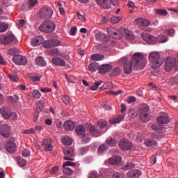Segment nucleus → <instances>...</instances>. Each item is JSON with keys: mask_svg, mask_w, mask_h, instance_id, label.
<instances>
[{"mask_svg": "<svg viewBox=\"0 0 178 178\" xmlns=\"http://www.w3.org/2000/svg\"><path fill=\"white\" fill-rule=\"evenodd\" d=\"M146 62L145 56L141 53L133 54L131 61L126 57H123L120 60V63L123 65L124 72L126 74H131V72H133V68L134 70H142L145 67Z\"/></svg>", "mask_w": 178, "mask_h": 178, "instance_id": "f257e3e1", "label": "nucleus"}, {"mask_svg": "<svg viewBox=\"0 0 178 178\" xmlns=\"http://www.w3.org/2000/svg\"><path fill=\"white\" fill-rule=\"evenodd\" d=\"M149 61L153 64L152 69H157L163 64V59L159 57V54L157 51H153L149 54Z\"/></svg>", "mask_w": 178, "mask_h": 178, "instance_id": "f03ea898", "label": "nucleus"}, {"mask_svg": "<svg viewBox=\"0 0 178 178\" xmlns=\"http://www.w3.org/2000/svg\"><path fill=\"white\" fill-rule=\"evenodd\" d=\"M150 108L147 104H141L140 108L139 110V118L140 121L145 123L150 121Z\"/></svg>", "mask_w": 178, "mask_h": 178, "instance_id": "7ed1b4c3", "label": "nucleus"}, {"mask_svg": "<svg viewBox=\"0 0 178 178\" xmlns=\"http://www.w3.org/2000/svg\"><path fill=\"white\" fill-rule=\"evenodd\" d=\"M38 29L40 31L44 32L45 33H49L51 32L54 31L55 24L54 22H51L50 20H47L42 22L40 27H38Z\"/></svg>", "mask_w": 178, "mask_h": 178, "instance_id": "20e7f679", "label": "nucleus"}, {"mask_svg": "<svg viewBox=\"0 0 178 178\" xmlns=\"http://www.w3.org/2000/svg\"><path fill=\"white\" fill-rule=\"evenodd\" d=\"M118 145L123 151H128L129 149L136 150V146H134L131 141L124 138H122L121 140H120Z\"/></svg>", "mask_w": 178, "mask_h": 178, "instance_id": "39448f33", "label": "nucleus"}, {"mask_svg": "<svg viewBox=\"0 0 178 178\" xmlns=\"http://www.w3.org/2000/svg\"><path fill=\"white\" fill-rule=\"evenodd\" d=\"M122 162L121 154L118 150H115L111 158L108 159V164L111 165H119Z\"/></svg>", "mask_w": 178, "mask_h": 178, "instance_id": "423d86ee", "label": "nucleus"}, {"mask_svg": "<svg viewBox=\"0 0 178 178\" xmlns=\"http://www.w3.org/2000/svg\"><path fill=\"white\" fill-rule=\"evenodd\" d=\"M39 15L42 19H51L53 15V10L49 7H43L40 8Z\"/></svg>", "mask_w": 178, "mask_h": 178, "instance_id": "0eeeda50", "label": "nucleus"}, {"mask_svg": "<svg viewBox=\"0 0 178 178\" xmlns=\"http://www.w3.org/2000/svg\"><path fill=\"white\" fill-rule=\"evenodd\" d=\"M173 67L175 70H178V58L175 60L170 58L165 60V67H164V69L166 71L171 70Z\"/></svg>", "mask_w": 178, "mask_h": 178, "instance_id": "6e6552de", "label": "nucleus"}, {"mask_svg": "<svg viewBox=\"0 0 178 178\" xmlns=\"http://www.w3.org/2000/svg\"><path fill=\"white\" fill-rule=\"evenodd\" d=\"M0 43L2 44H10L11 43L16 44L17 43V40L14 35H8L0 38Z\"/></svg>", "mask_w": 178, "mask_h": 178, "instance_id": "1a4fd4ad", "label": "nucleus"}, {"mask_svg": "<svg viewBox=\"0 0 178 178\" xmlns=\"http://www.w3.org/2000/svg\"><path fill=\"white\" fill-rule=\"evenodd\" d=\"M141 38L149 44H156L158 42L155 36L146 33H141Z\"/></svg>", "mask_w": 178, "mask_h": 178, "instance_id": "9d476101", "label": "nucleus"}, {"mask_svg": "<svg viewBox=\"0 0 178 178\" xmlns=\"http://www.w3.org/2000/svg\"><path fill=\"white\" fill-rule=\"evenodd\" d=\"M156 120L159 124H168L170 123V118H169L168 114L165 113L159 114V116L156 118Z\"/></svg>", "mask_w": 178, "mask_h": 178, "instance_id": "9b49d317", "label": "nucleus"}, {"mask_svg": "<svg viewBox=\"0 0 178 178\" xmlns=\"http://www.w3.org/2000/svg\"><path fill=\"white\" fill-rule=\"evenodd\" d=\"M60 41L55 39L48 40L43 42V47L46 49H51L60 46Z\"/></svg>", "mask_w": 178, "mask_h": 178, "instance_id": "f8f14e48", "label": "nucleus"}, {"mask_svg": "<svg viewBox=\"0 0 178 178\" xmlns=\"http://www.w3.org/2000/svg\"><path fill=\"white\" fill-rule=\"evenodd\" d=\"M0 134L4 138H9L10 136V127L8 124L1 125Z\"/></svg>", "mask_w": 178, "mask_h": 178, "instance_id": "ddd939ff", "label": "nucleus"}, {"mask_svg": "<svg viewBox=\"0 0 178 178\" xmlns=\"http://www.w3.org/2000/svg\"><path fill=\"white\" fill-rule=\"evenodd\" d=\"M12 60L14 63L19 65H24L27 63L26 57L24 56L15 55L13 57Z\"/></svg>", "mask_w": 178, "mask_h": 178, "instance_id": "4468645a", "label": "nucleus"}, {"mask_svg": "<svg viewBox=\"0 0 178 178\" xmlns=\"http://www.w3.org/2000/svg\"><path fill=\"white\" fill-rule=\"evenodd\" d=\"M107 33H108V35L110 36L113 38V39L121 40V38H122L121 32L115 28L111 27V28L107 29Z\"/></svg>", "mask_w": 178, "mask_h": 178, "instance_id": "2eb2a0df", "label": "nucleus"}, {"mask_svg": "<svg viewBox=\"0 0 178 178\" xmlns=\"http://www.w3.org/2000/svg\"><path fill=\"white\" fill-rule=\"evenodd\" d=\"M87 129L89 131V134H90V135L93 136L94 137L97 138L100 136V131H99L98 128L95 127L93 124H88Z\"/></svg>", "mask_w": 178, "mask_h": 178, "instance_id": "dca6fc26", "label": "nucleus"}, {"mask_svg": "<svg viewBox=\"0 0 178 178\" xmlns=\"http://www.w3.org/2000/svg\"><path fill=\"white\" fill-rule=\"evenodd\" d=\"M64 160L65 161H74V159L71 158L74 156V148L72 147H69L67 149H64Z\"/></svg>", "mask_w": 178, "mask_h": 178, "instance_id": "f3484780", "label": "nucleus"}, {"mask_svg": "<svg viewBox=\"0 0 178 178\" xmlns=\"http://www.w3.org/2000/svg\"><path fill=\"white\" fill-rule=\"evenodd\" d=\"M112 70V65L110 64H103L99 66L97 70L100 74H105Z\"/></svg>", "mask_w": 178, "mask_h": 178, "instance_id": "a211bd4d", "label": "nucleus"}, {"mask_svg": "<svg viewBox=\"0 0 178 178\" xmlns=\"http://www.w3.org/2000/svg\"><path fill=\"white\" fill-rule=\"evenodd\" d=\"M6 149L8 153H15L17 151V145L13 141H8L7 143H6Z\"/></svg>", "mask_w": 178, "mask_h": 178, "instance_id": "6ab92c4d", "label": "nucleus"}, {"mask_svg": "<svg viewBox=\"0 0 178 178\" xmlns=\"http://www.w3.org/2000/svg\"><path fill=\"white\" fill-rule=\"evenodd\" d=\"M0 113L1 115H2L3 118L6 120H8L10 118V115H13V113H12L10 111L7 107H2L0 108Z\"/></svg>", "mask_w": 178, "mask_h": 178, "instance_id": "aec40b11", "label": "nucleus"}, {"mask_svg": "<svg viewBox=\"0 0 178 178\" xmlns=\"http://www.w3.org/2000/svg\"><path fill=\"white\" fill-rule=\"evenodd\" d=\"M95 39L104 43H106L108 41V38L106 36V34L101 32H98L95 34Z\"/></svg>", "mask_w": 178, "mask_h": 178, "instance_id": "412c9836", "label": "nucleus"}, {"mask_svg": "<svg viewBox=\"0 0 178 178\" xmlns=\"http://www.w3.org/2000/svg\"><path fill=\"white\" fill-rule=\"evenodd\" d=\"M43 37L42 36L35 37L31 40V45L33 47H38L43 42Z\"/></svg>", "mask_w": 178, "mask_h": 178, "instance_id": "4be33fe9", "label": "nucleus"}, {"mask_svg": "<svg viewBox=\"0 0 178 178\" xmlns=\"http://www.w3.org/2000/svg\"><path fill=\"white\" fill-rule=\"evenodd\" d=\"M141 175V171L140 170H134L127 173V177L128 178H138Z\"/></svg>", "mask_w": 178, "mask_h": 178, "instance_id": "5701e85b", "label": "nucleus"}, {"mask_svg": "<svg viewBox=\"0 0 178 178\" xmlns=\"http://www.w3.org/2000/svg\"><path fill=\"white\" fill-rule=\"evenodd\" d=\"M135 23L141 26H150V21L144 18L135 19Z\"/></svg>", "mask_w": 178, "mask_h": 178, "instance_id": "b1692460", "label": "nucleus"}, {"mask_svg": "<svg viewBox=\"0 0 178 178\" xmlns=\"http://www.w3.org/2000/svg\"><path fill=\"white\" fill-rule=\"evenodd\" d=\"M64 129L66 131H72L74 129V122L71 120H67L64 122Z\"/></svg>", "mask_w": 178, "mask_h": 178, "instance_id": "393cba45", "label": "nucleus"}, {"mask_svg": "<svg viewBox=\"0 0 178 178\" xmlns=\"http://www.w3.org/2000/svg\"><path fill=\"white\" fill-rule=\"evenodd\" d=\"M51 62L56 66L64 67L65 65L64 60L59 57H54L51 58Z\"/></svg>", "mask_w": 178, "mask_h": 178, "instance_id": "a878e982", "label": "nucleus"}, {"mask_svg": "<svg viewBox=\"0 0 178 178\" xmlns=\"http://www.w3.org/2000/svg\"><path fill=\"white\" fill-rule=\"evenodd\" d=\"M49 54L50 56H60L61 58H64L66 59L69 58V56H63V54H60L59 53V50L57 48L52 49L51 50H50L49 51Z\"/></svg>", "mask_w": 178, "mask_h": 178, "instance_id": "bb28decb", "label": "nucleus"}, {"mask_svg": "<svg viewBox=\"0 0 178 178\" xmlns=\"http://www.w3.org/2000/svg\"><path fill=\"white\" fill-rule=\"evenodd\" d=\"M97 4L104 9H108L110 8L108 0H97Z\"/></svg>", "mask_w": 178, "mask_h": 178, "instance_id": "cd10ccee", "label": "nucleus"}, {"mask_svg": "<svg viewBox=\"0 0 178 178\" xmlns=\"http://www.w3.org/2000/svg\"><path fill=\"white\" fill-rule=\"evenodd\" d=\"M122 70L121 68L116 67L111 70V73H110L111 77H118V76L121 75Z\"/></svg>", "mask_w": 178, "mask_h": 178, "instance_id": "c85d7f7f", "label": "nucleus"}, {"mask_svg": "<svg viewBox=\"0 0 178 178\" xmlns=\"http://www.w3.org/2000/svg\"><path fill=\"white\" fill-rule=\"evenodd\" d=\"M150 128L154 131H162L164 129L163 125L157 123H152Z\"/></svg>", "mask_w": 178, "mask_h": 178, "instance_id": "c756f323", "label": "nucleus"}, {"mask_svg": "<svg viewBox=\"0 0 178 178\" xmlns=\"http://www.w3.org/2000/svg\"><path fill=\"white\" fill-rule=\"evenodd\" d=\"M76 134L78 136H83L84 133H86V129L83 125L79 124L75 128Z\"/></svg>", "mask_w": 178, "mask_h": 178, "instance_id": "7c9ffc66", "label": "nucleus"}, {"mask_svg": "<svg viewBox=\"0 0 178 178\" xmlns=\"http://www.w3.org/2000/svg\"><path fill=\"white\" fill-rule=\"evenodd\" d=\"M105 143L106 145L110 147H115L118 142L116 141V139L113 138V137H108L107 138L106 140H105Z\"/></svg>", "mask_w": 178, "mask_h": 178, "instance_id": "2f4dec72", "label": "nucleus"}, {"mask_svg": "<svg viewBox=\"0 0 178 178\" xmlns=\"http://www.w3.org/2000/svg\"><path fill=\"white\" fill-rule=\"evenodd\" d=\"M106 151H108V146L105 143L102 144V145L97 147V153L100 155L105 154Z\"/></svg>", "mask_w": 178, "mask_h": 178, "instance_id": "473e14b6", "label": "nucleus"}, {"mask_svg": "<svg viewBox=\"0 0 178 178\" xmlns=\"http://www.w3.org/2000/svg\"><path fill=\"white\" fill-rule=\"evenodd\" d=\"M90 59L93 61H102L104 60V55L100 54H95L90 56Z\"/></svg>", "mask_w": 178, "mask_h": 178, "instance_id": "72a5a7b5", "label": "nucleus"}, {"mask_svg": "<svg viewBox=\"0 0 178 178\" xmlns=\"http://www.w3.org/2000/svg\"><path fill=\"white\" fill-rule=\"evenodd\" d=\"M123 118H124V114H121V115L117 117L116 118H114L110 120V124H119L121 122Z\"/></svg>", "mask_w": 178, "mask_h": 178, "instance_id": "f704fd0d", "label": "nucleus"}, {"mask_svg": "<svg viewBox=\"0 0 178 178\" xmlns=\"http://www.w3.org/2000/svg\"><path fill=\"white\" fill-rule=\"evenodd\" d=\"M102 81H97L94 82L93 85H92V86H90V88H89V90H92V91H97L98 90V88L102 86Z\"/></svg>", "mask_w": 178, "mask_h": 178, "instance_id": "c9c22d12", "label": "nucleus"}, {"mask_svg": "<svg viewBox=\"0 0 178 178\" xmlns=\"http://www.w3.org/2000/svg\"><path fill=\"white\" fill-rule=\"evenodd\" d=\"M144 144L146 147H152L157 145V142L155 140L146 139L144 141Z\"/></svg>", "mask_w": 178, "mask_h": 178, "instance_id": "e433bc0d", "label": "nucleus"}, {"mask_svg": "<svg viewBox=\"0 0 178 178\" xmlns=\"http://www.w3.org/2000/svg\"><path fill=\"white\" fill-rule=\"evenodd\" d=\"M61 142L67 146H70L72 144V139L70 138L69 136H65L61 139Z\"/></svg>", "mask_w": 178, "mask_h": 178, "instance_id": "4c0bfd02", "label": "nucleus"}, {"mask_svg": "<svg viewBox=\"0 0 178 178\" xmlns=\"http://www.w3.org/2000/svg\"><path fill=\"white\" fill-rule=\"evenodd\" d=\"M35 61L36 62V64L40 67H44L46 65V63L42 57H37Z\"/></svg>", "mask_w": 178, "mask_h": 178, "instance_id": "58836bf2", "label": "nucleus"}, {"mask_svg": "<svg viewBox=\"0 0 178 178\" xmlns=\"http://www.w3.org/2000/svg\"><path fill=\"white\" fill-rule=\"evenodd\" d=\"M98 68V65L96 63H92L88 66V69L92 72H96Z\"/></svg>", "mask_w": 178, "mask_h": 178, "instance_id": "ea45409f", "label": "nucleus"}, {"mask_svg": "<svg viewBox=\"0 0 178 178\" xmlns=\"http://www.w3.org/2000/svg\"><path fill=\"white\" fill-rule=\"evenodd\" d=\"M44 106V102L40 100V102H37V108L36 112L41 113L43 110V106Z\"/></svg>", "mask_w": 178, "mask_h": 178, "instance_id": "a19ab883", "label": "nucleus"}, {"mask_svg": "<svg viewBox=\"0 0 178 178\" xmlns=\"http://www.w3.org/2000/svg\"><path fill=\"white\" fill-rule=\"evenodd\" d=\"M156 39L159 43H165L168 40V38L163 35H159Z\"/></svg>", "mask_w": 178, "mask_h": 178, "instance_id": "79ce46f5", "label": "nucleus"}, {"mask_svg": "<svg viewBox=\"0 0 178 178\" xmlns=\"http://www.w3.org/2000/svg\"><path fill=\"white\" fill-rule=\"evenodd\" d=\"M63 173L66 175L72 176L74 175V170H71L70 168H64V170H63Z\"/></svg>", "mask_w": 178, "mask_h": 178, "instance_id": "37998d69", "label": "nucleus"}, {"mask_svg": "<svg viewBox=\"0 0 178 178\" xmlns=\"http://www.w3.org/2000/svg\"><path fill=\"white\" fill-rule=\"evenodd\" d=\"M108 125V122L104 120H100L97 122V126L100 127V129H104Z\"/></svg>", "mask_w": 178, "mask_h": 178, "instance_id": "c03bdc74", "label": "nucleus"}, {"mask_svg": "<svg viewBox=\"0 0 178 178\" xmlns=\"http://www.w3.org/2000/svg\"><path fill=\"white\" fill-rule=\"evenodd\" d=\"M136 165L131 162L127 163L126 165L123 166V170H127L130 169H133Z\"/></svg>", "mask_w": 178, "mask_h": 178, "instance_id": "a18cd8bd", "label": "nucleus"}, {"mask_svg": "<svg viewBox=\"0 0 178 178\" xmlns=\"http://www.w3.org/2000/svg\"><path fill=\"white\" fill-rule=\"evenodd\" d=\"M156 13L160 16H165L168 15V13L165 10H161V9H157L155 10Z\"/></svg>", "mask_w": 178, "mask_h": 178, "instance_id": "49530a36", "label": "nucleus"}, {"mask_svg": "<svg viewBox=\"0 0 178 178\" xmlns=\"http://www.w3.org/2000/svg\"><path fill=\"white\" fill-rule=\"evenodd\" d=\"M126 39L129 41H133L134 40V35L131 31H127L126 32Z\"/></svg>", "mask_w": 178, "mask_h": 178, "instance_id": "de8ad7c7", "label": "nucleus"}, {"mask_svg": "<svg viewBox=\"0 0 178 178\" xmlns=\"http://www.w3.org/2000/svg\"><path fill=\"white\" fill-rule=\"evenodd\" d=\"M106 93L108 95L118 96L122 93V90L118 91H107Z\"/></svg>", "mask_w": 178, "mask_h": 178, "instance_id": "09e8293b", "label": "nucleus"}, {"mask_svg": "<svg viewBox=\"0 0 178 178\" xmlns=\"http://www.w3.org/2000/svg\"><path fill=\"white\" fill-rule=\"evenodd\" d=\"M121 20H122V18L120 17H118V16H112L111 17L112 24H118Z\"/></svg>", "mask_w": 178, "mask_h": 178, "instance_id": "8fccbe9b", "label": "nucleus"}, {"mask_svg": "<svg viewBox=\"0 0 178 178\" xmlns=\"http://www.w3.org/2000/svg\"><path fill=\"white\" fill-rule=\"evenodd\" d=\"M17 164L20 167H24L26 165V161L22 158H17Z\"/></svg>", "mask_w": 178, "mask_h": 178, "instance_id": "3c124183", "label": "nucleus"}, {"mask_svg": "<svg viewBox=\"0 0 178 178\" xmlns=\"http://www.w3.org/2000/svg\"><path fill=\"white\" fill-rule=\"evenodd\" d=\"M32 95L35 99H40L41 97V92L37 90H33V91H32Z\"/></svg>", "mask_w": 178, "mask_h": 178, "instance_id": "603ef678", "label": "nucleus"}, {"mask_svg": "<svg viewBox=\"0 0 178 178\" xmlns=\"http://www.w3.org/2000/svg\"><path fill=\"white\" fill-rule=\"evenodd\" d=\"M81 141L82 144H86L90 140V138H89L88 136H83L81 138Z\"/></svg>", "mask_w": 178, "mask_h": 178, "instance_id": "864d4df0", "label": "nucleus"}, {"mask_svg": "<svg viewBox=\"0 0 178 178\" xmlns=\"http://www.w3.org/2000/svg\"><path fill=\"white\" fill-rule=\"evenodd\" d=\"M18 52L17 49H9V51H8V54L10 55V56H17V54Z\"/></svg>", "mask_w": 178, "mask_h": 178, "instance_id": "5fc2aeb1", "label": "nucleus"}, {"mask_svg": "<svg viewBox=\"0 0 178 178\" xmlns=\"http://www.w3.org/2000/svg\"><path fill=\"white\" fill-rule=\"evenodd\" d=\"M30 79L32 81L36 83L38 81H40L41 77L36 75H30Z\"/></svg>", "mask_w": 178, "mask_h": 178, "instance_id": "6e6d98bb", "label": "nucleus"}, {"mask_svg": "<svg viewBox=\"0 0 178 178\" xmlns=\"http://www.w3.org/2000/svg\"><path fill=\"white\" fill-rule=\"evenodd\" d=\"M68 166H71V167H74L76 166V163L74 162H70V161H66L64 163V164L63 165V168H66L65 167H68Z\"/></svg>", "mask_w": 178, "mask_h": 178, "instance_id": "4d7b16f0", "label": "nucleus"}, {"mask_svg": "<svg viewBox=\"0 0 178 178\" xmlns=\"http://www.w3.org/2000/svg\"><path fill=\"white\" fill-rule=\"evenodd\" d=\"M112 178H124V174L117 172L112 175Z\"/></svg>", "mask_w": 178, "mask_h": 178, "instance_id": "13d9d810", "label": "nucleus"}, {"mask_svg": "<svg viewBox=\"0 0 178 178\" xmlns=\"http://www.w3.org/2000/svg\"><path fill=\"white\" fill-rule=\"evenodd\" d=\"M62 100L63 102H64V104L66 105H68L70 103V97L67 95L63 96Z\"/></svg>", "mask_w": 178, "mask_h": 178, "instance_id": "bf43d9fd", "label": "nucleus"}, {"mask_svg": "<svg viewBox=\"0 0 178 178\" xmlns=\"http://www.w3.org/2000/svg\"><path fill=\"white\" fill-rule=\"evenodd\" d=\"M59 170V167L58 166H55L51 168V170H50L49 172L50 175H55L56 174V172H58V171Z\"/></svg>", "mask_w": 178, "mask_h": 178, "instance_id": "052dcab7", "label": "nucleus"}, {"mask_svg": "<svg viewBox=\"0 0 178 178\" xmlns=\"http://www.w3.org/2000/svg\"><path fill=\"white\" fill-rule=\"evenodd\" d=\"M36 4H37V0H30L29 1V8L31 9L32 8L35 7Z\"/></svg>", "mask_w": 178, "mask_h": 178, "instance_id": "680f3d73", "label": "nucleus"}, {"mask_svg": "<svg viewBox=\"0 0 178 178\" xmlns=\"http://www.w3.org/2000/svg\"><path fill=\"white\" fill-rule=\"evenodd\" d=\"M22 156L23 157H29L30 156V151L27 149H24L22 150Z\"/></svg>", "mask_w": 178, "mask_h": 178, "instance_id": "e2e57ef3", "label": "nucleus"}, {"mask_svg": "<svg viewBox=\"0 0 178 178\" xmlns=\"http://www.w3.org/2000/svg\"><path fill=\"white\" fill-rule=\"evenodd\" d=\"M88 178H100V175L97 172H90Z\"/></svg>", "mask_w": 178, "mask_h": 178, "instance_id": "0e129e2a", "label": "nucleus"}, {"mask_svg": "<svg viewBox=\"0 0 178 178\" xmlns=\"http://www.w3.org/2000/svg\"><path fill=\"white\" fill-rule=\"evenodd\" d=\"M128 115H129V118H136V116L138 115V114L135 111H131L128 113Z\"/></svg>", "mask_w": 178, "mask_h": 178, "instance_id": "69168bd1", "label": "nucleus"}, {"mask_svg": "<svg viewBox=\"0 0 178 178\" xmlns=\"http://www.w3.org/2000/svg\"><path fill=\"white\" fill-rule=\"evenodd\" d=\"M133 102H136V97H128V99H127V103L131 104Z\"/></svg>", "mask_w": 178, "mask_h": 178, "instance_id": "338daca9", "label": "nucleus"}, {"mask_svg": "<svg viewBox=\"0 0 178 178\" xmlns=\"http://www.w3.org/2000/svg\"><path fill=\"white\" fill-rule=\"evenodd\" d=\"M43 145H52L51 139H44V140H43Z\"/></svg>", "mask_w": 178, "mask_h": 178, "instance_id": "774afa93", "label": "nucleus"}]
</instances>
